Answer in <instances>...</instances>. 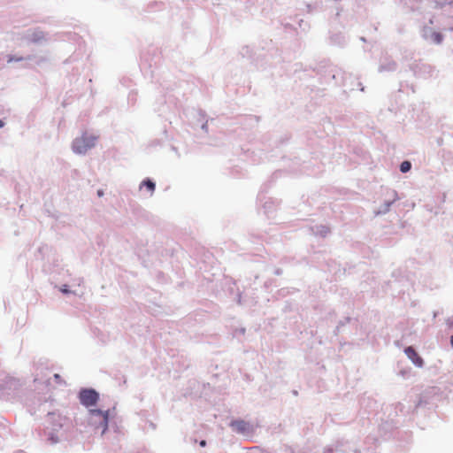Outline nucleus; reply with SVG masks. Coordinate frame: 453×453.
<instances>
[{
  "mask_svg": "<svg viewBox=\"0 0 453 453\" xmlns=\"http://www.w3.org/2000/svg\"><path fill=\"white\" fill-rule=\"evenodd\" d=\"M96 137L82 135L80 138H76L73 142V150L75 153L84 154L89 149L95 146Z\"/></svg>",
  "mask_w": 453,
  "mask_h": 453,
  "instance_id": "obj_1",
  "label": "nucleus"
},
{
  "mask_svg": "<svg viewBox=\"0 0 453 453\" xmlns=\"http://www.w3.org/2000/svg\"><path fill=\"white\" fill-rule=\"evenodd\" d=\"M81 403L87 406H93L96 403L99 395L94 389H83L79 395Z\"/></svg>",
  "mask_w": 453,
  "mask_h": 453,
  "instance_id": "obj_2",
  "label": "nucleus"
},
{
  "mask_svg": "<svg viewBox=\"0 0 453 453\" xmlns=\"http://www.w3.org/2000/svg\"><path fill=\"white\" fill-rule=\"evenodd\" d=\"M92 416L98 418L99 427L102 428V434L108 429L109 411H103L101 410H91Z\"/></svg>",
  "mask_w": 453,
  "mask_h": 453,
  "instance_id": "obj_3",
  "label": "nucleus"
},
{
  "mask_svg": "<svg viewBox=\"0 0 453 453\" xmlns=\"http://www.w3.org/2000/svg\"><path fill=\"white\" fill-rule=\"evenodd\" d=\"M407 357L418 367L423 365V359L418 356L416 350L412 347H407L404 349Z\"/></svg>",
  "mask_w": 453,
  "mask_h": 453,
  "instance_id": "obj_4",
  "label": "nucleus"
},
{
  "mask_svg": "<svg viewBox=\"0 0 453 453\" xmlns=\"http://www.w3.org/2000/svg\"><path fill=\"white\" fill-rule=\"evenodd\" d=\"M231 427L240 434H244L250 429V425L244 420H234L230 424Z\"/></svg>",
  "mask_w": 453,
  "mask_h": 453,
  "instance_id": "obj_5",
  "label": "nucleus"
},
{
  "mask_svg": "<svg viewBox=\"0 0 453 453\" xmlns=\"http://www.w3.org/2000/svg\"><path fill=\"white\" fill-rule=\"evenodd\" d=\"M142 187H145L149 190L150 195H152L155 191V183L149 179L142 182L141 188Z\"/></svg>",
  "mask_w": 453,
  "mask_h": 453,
  "instance_id": "obj_6",
  "label": "nucleus"
},
{
  "mask_svg": "<svg viewBox=\"0 0 453 453\" xmlns=\"http://www.w3.org/2000/svg\"><path fill=\"white\" fill-rule=\"evenodd\" d=\"M411 164L409 161H403L400 165V170L402 173H407L411 170Z\"/></svg>",
  "mask_w": 453,
  "mask_h": 453,
  "instance_id": "obj_7",
  "label": "nucleus"
},
{
  "mask_svg": "<svg viewBox=\"0 0 453 453\" xmlns=\"http://www.w3.org/2000/svg\"><path fill=\"white\" fill-rule=\"evenodd\" d=\"M432 38H433L434 42L436 43H441L443 40L442 35L440 33H437V32L433 33Z\"/></svg>",
  "mask_w": 453,
  "mask_h": 453,
  "instance_id": "obj_8",
  "label": "nucleus"
},
{
  "mask_svg": "<svg viewBox=\"0 0 453 453\" xmlns=\"http://www.w3.org/2000/svg\"><path fill=\"white\" fill-rule=\"evenodd\" d=\"M206 445V441L204 440L200 441V446L204 447Z\"/></svg>",
  "mask_w": 453,
  "mask_h": 453,
  "instance_id": "obj_9",
  "label": "nucleus"
},
{
  "mask_svg": "<svg viewBox=\"0 0 453 453\" xmlns=\"http://www.w3.org/2000/svg\"><path fill=\"white\" fill-rule=\"evenodd\" d=\"M97 195H98V196H104V191L103 190H98L97 191Z\"/></svg>",
  "mask_w": 453,
  "mask_h": 453,
  "instance_id": "obj_10",
  "label": "nucleus"
},
{
  "mask_svg": "<svg viewBox=\"0 0 453 453\" xmlns=\"http://www.w3.org/2000/svg\"><path fill=\"white\" fill-rule=\"evenodd\" d=\"M54 377H55L56 380H60L59 374H55Z\"/></svg>",
  "mask_w": 453,
  "mask_h": 453,
  "instance_id": "obj_11",
  "label": "nucleus"
},
{
  "mask_svg": "<svg viewBox=\"0 0 453 453\" xmlns=\"http://www.w3.org/2000/svg\"><path fill=\"white\" fill-rule=\"evenodd\" d=\"M4 121L0 119V127H4Z\"/></svg>",
  "mask_w": 453,
  "mask_h": 453,
  "instance_id": "obj_12",
  "label": "nucleus"
},
{
  "mask_svg": "<svg viewBox=\"0 0 453 453\" xmlns=\"http://www.w3.org/2000/svg\"><path fill=\"white\" fill-rule=\"evenodd\" d=\"M450 343H451V346L453 347V335L450 338Z\"/></svg>",
  "mask_w": 453,
  "mask_h": 453,
  "instance_id": "obj_13",
  "label": "nucleus"
}]
</instances>
